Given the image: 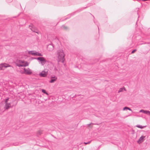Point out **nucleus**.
<instances>
[{
	"label": "nucleus",
	"instance_id": "nucleus-23",
	"mask_svg": "<svg viewBox=\"0 0 150 150\" xmlns=\"http://www.w3.org/2000/svg\"><path fill=\"white\" fill-rule=\"evenodd\" d=\"M127 110H129L131 111L132 112V110L130 108H129V107H128V108Z\"/></svg>",
	"mask_w": 150,
	"mask_h": 150
},
{
	"label": "nucleus",
	"instance_id": "nucleus-22",
	"mask_svg": "<svg viewBox=\"0 0 150 150\" xmlns=\"http://www.w3.org/2000/svg\"><path fill=\"white\" fill-rule=\"evenodd\" d=\"M31 29V30L34 32H35L36 33H38V32L36 31H35L34 30H33V28H30Z\"/></svg>",
	"mask_w": 150,
	"mask_h": 150
},
{
	"label": "nucleus",
	"instance_id": "nucleus-3",
	"mask_svg": "<svg viewBox=\"0 0 150 150\" xmlns=\"http://www.w3.org/2000/svg\"><path fill=\"white\" fill-rule=\"evenodd\" d=\"M38 61V62L41 65L43 66L46 62L47 61L45 59V58L42 57H40L37 58H35Z\"/></svg>",
	"mask_w": 150,
	"mask_h": 150
},
{
	"label": "nucleus",
	"instance_id": "nucleus-26",
	"mask_svg": "<svg viewBox=\"0 0 150 150\" xmlns=\"http://www.w3.org/2000/svg\"><path fill=\"white\" fill-rule=\"evenodd\" d=\"M91 125V124H88V126H89V125Z\"/></svg>",
	"mask_w": 150,
	"mask_h": 150
},
{
	"label": "nucleus",
	"instance_id": "nucleus-17",
	"mask_svg": "<svg viewBox=\"0 0 150 150\" xmlns=\"http://www.w3.org/2000/svg\"><path fill=\"white\" fill-rule=\"evenodd\" d=\"M9 99V98H8L7 99H6L5 100V103H8V100Z\"/></svg>",
	"mask_w": 150,
	"mask_h": 150
},
{
	"label": "nucleus",
	"instance_id": "nucleus-2",
	"mask_svg": "<svg viewBox=\"0 0 150 150\" xmlns=\"http://www.w3.org/2000/svg\"><path fill=\"white\" fill-rule=\"evenodd\" d=\"M16 64L19 67L27 66L28 64L27 62H25L21 59H17L15 62Z\"/></svg>",
	"mask_w": 150,
	"mask_h": 150
},
{
	"label": "nucleus",
	"instance_id": "nucleus-19",
	"mask_svg": "<svg viewBox=\"0 0 150 150\" xmlns=\"http://www.w3.org/2000/svg\"><path fill=\"white\" fill-rule=\"evenodd\" d=\"M62 28L64 29H67V27H65V26L64 25H63L62 26Z\"/></svg>",
	"mask_w": 150,
	"mask_h": 150
},
{
	"label": "nucleus",
	"instance_id": "nucleus-7",
	"mask_svg": "<svg viewBox=\"0 0 150 150\" xmlns=\"http://www.w3.org/2000/svg\"><path fill=\"white\" fill-rule=\"evenodd\" d=\"M30 52H31V53L32 55L39 56H42V55L41 53L35 51H30Z\"/></svg>",
	"mask_w": 150,
	"mask_h": 150
},
{
	"label": "nucleus",
	"instance_id": "nucleus-5",
	"mask_svg": "<svg viewBox=\"0 0 150 150\" xmlns=\"http://www.w3.org/2000/svg\"><path fill=\"white\" fill-rule=\"evenodd\" d=\"M11 67L8 64L6 63H2L0 64V70H4V68Z\"/></svg>",
	"mask_w": 150,
	"mask_h": 150
},
{
	"label": "nucleus",
	"instance_id": "nucleus-4",
	"mask_svg": "<svg viewBox=\"0 0 150 150\" xmlns=\"http://www.w3.org/2000/svg\"><path fill=\"white\" fill-rule=\"evenodd\" d=\"M22 74H26L30 75L32 73L31 70L29 68L27 69L24 68L23 71L21 72Z\"/></svg>",
	"mask_w": 150,
	"mask_h": 150
},
{
	"label": "nucleus",
	"instance_id": "nucleus-6",
	"mask_svg": "<svg viewBox=\"0 0 150 150\" xmlns=\"http://www.w3.org/2000/svg\"><path fill=\"white\" fill-rule=\"evenodd\" d=\"M57 77L54 75L51 76L50 80L49 81V82L50 83H53L57 80Z\"/></svg>",
	"mask_w": 150,
	"mask_h": 150
},
{
	"label": "nucleus",
	"instance_id": "nucleus-11",
	"mask_svg": "<svg viewBox=\"0 0 150 150\" xmlns=\"http://www.w3.org/2000/svg\"><path fill=\"white\" fill-rule=\"evenodd\" d=\"M145 138V136H142L137 141V142L139 143V142H141L143 141V140L144 138Z\"/></svg>",
	"mask_w": 150,
	"mask_h": 150
},
{
	"label": "nucleus",
	"instance_id": "nucleus-13",
	"mask_svg": "<svg viewBox=\"0 0 150 150\" xmlns=\"http://www.w3.org/2000/svg\"><path fill=\"white\" fill-rule=\"evenodd\" d=\"M136 127L139 128L140 129H143L144 127H145V126H142L141 125H136Z\"/></svg>",
	"mask_w": 150,
	"mask_h": 150
},
{
	"label": "nucleus",
	"instance_id": "nucleus-21",
	"mask_svg": "<svg viewBox=\"0 0 150 150\" xmlns=\"http://www.w3.org/2000/svg\"><path fill=\"white\" fill-rule=\"evenodd\" d=\"M54 71L55 72L56 71H58L56 67H54Z\"/></svg>",
	"mask_w": 150,
	"mask_h": 150
},
{
	"label": "nucleus",
	"instance_id": "nucleus-8",
	"mask_svg": "<svg viewBox=\"0 0 150 150\" xmlns=\"http://www.w3.org/2000/svg\"><path fill=\"white\" fill-rule=\"evenodd\" d=\"M47 48L49 51H51L53 50L54 49V46L52 44L49 45L47 46Z\"/></svg>",
	"mask_w": 150,
	"mask_h": 150
},
{
	"label": "nucleus",
	"instance_id": "nucleus-9",
	"mask_svg": "<svg viewBox=\"0 0 150 150\" xmlns=\"http://www.w3.org/2000/svg\"><path fill=\"white\" fill-rule=\"evenodd\" d=\"M47 74L45 71H43L39 74V76L41 77H45L46 76Z\"/></svg>",
	"mask_w": 150,
	"mask_h": 150
},
{
	"label": "nucleus",
	"instance_id": "nucleus-15",
	"mask_svg": "<svg viewBox=\"0 0 150 150\" xmlns=\"http://www.w3.org/2000/svg\"><path fill=\"white\" fill-rule=\"evenodd\" d=\"M42 93L46 94L47 95H48V93L46 92L45 90L44 89H42Z\"/></svg>",
	"mask_w": 150,
	"mask_h": 150
},
{
	"label": "nucleus",
	"instance_id": "nucleus-24",
	"mask_svg": "<svg viewBox=\"0 0 150 150\" xmlns=\"http://www.w3.org/2000/svg\"><path fill=\"white\" fill-rule=\"evenodd\" d=\"M84 143L86 144H88V143L87 142H84Z\"/></svg>",
	"mask_w": 150,
	"mask_h": 150
},
{
	"label": "nucleus",
	"instance_id": "nucleus-14",
	"mask_svg": "<svg viewBox=\"0 0 150 150\" xmlns=\"http://www.w3.org/2000/svg\"><path fill=\"white\" fill-rule=\"evenodd\" d=\"M144 114H149L150 115V111L148 110H145Z\"/></svg>",
	"mask_w": 150,
	"mask_h": 150
},
{
	"label": "nucleus",
	"instance_id": "nucleus-18",
	"mask_svg": "<svg viewBox=\"0 0 150 150\" xmlns=\"http://www.w3.org/2000/svg\"><path fill=\"white\" fill-rule=\"evenodd\" d=\"M128 107H125L124 108H123V110H127L128 109Z\"/></svg>",
	"mask_w": 150,
	"mask_h": 150
},
{
	"label": "nucleus",
	"instance_id": "nucleus-12",
	"mask_svg": "<svg viewBox=\"0 0 150 150\" xmlns=\"http://www.w3.org/2000/svg\"><path fill=\"white\" fill-rule=\"evenodd\" d=\"M123 89H124V91H126V89L124 87H123L122 88H120L119 89V91H118V93H120V92H122L123 91Z\"/></svg>",
	"mask_w": 150,
	"mask_h": 150
},
{
	"label": "nucleus",
	"instance_id": "nucleus-10",
	"mask_svg": "<svg viewBox=\"0 0 150 150\" xmlns=\"http://www.w3.org/2000/svg\"><path fill=\"white\" fill-rule=\"evenodd\" d=\"M5 103L4 108L6 109H8L11 107V103Z\"/></svg>",
	"mask_w": 150,
	"mask_h": 150
},
{
	"label": "nucleus",
	"instance_id": "nucleus-1",
	"mask_svg": "<svg viewBox=\"0 0 150 150\" xmlns=\"http://www.w3.org/2000/svg\"><path fill=\"white\" fill-rule=\"evenodd\" d=\"M64 56V54L62 50L60 49L58 50L57 54L58 62H61L62 63H63L65 60Z\"/></svg>",
	"mask_w": 150,
	"mask_h": 150
},
{
	"label": "nucleus",
	"instance_id": "nucleus-16",
	"mask_svg": "<svg viewBox=\"0 0 150 150\" xmlns=\"http://www.w3.org/2000/svg\"><path fill=\"white\" fill-rule=\"evenodd\" d=\"M145 110H140L139 111V112H142L144 113H145Z\"/></svg>",
	"mask_w": 150,
	"mask_h": 150
},
{
	"label": "nucleus",
	"instance_id": "nucleus-25",
	"mask_svg": "<svg viewBox=\"0 0 150 150\" xmlns=\"http://www.w3.org/2000/svg\"><path fill=\"white\" fill-rule=\"evenodd\" d=\"M90 142H91L89 141V142H88L87 143H88V144H89Z\"/></svg>",
	"mask_w": 150,
	"mask_h": 150
},
{
	"label": "nucleus",
	"instance_id": "nucleus-20",
	"mask_svg": "<svg viewBox=\"0 0 150 150\" xmlns=\"http://www.w3.org/2000/svg\"><path fill=\"white\" fill-rule=\"evenodd\" d=\"M136 51H137V50L136 49H134L132 51L131 53L132 54L134 53Z\"/></svg>",
	"mask_w": 150,
	"mask_h": 150
}]
</instances>
